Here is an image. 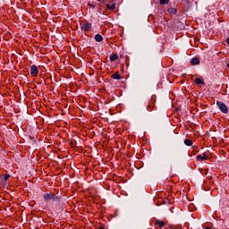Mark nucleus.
<instances>
[{
	"label": "nucleus",
	"mask_w": 229,
	"mask_h": 229,
	"mask_svg": "<svg viewBox=\"0 0 229 229\" xmlns=\"http://www.w3.org/2000/svg\"><path fill=\"white\" fill-rule=\"evenodd\" d=\"M185 146H192V140L186 139L184 140Z\"/></svg>",
	"instance_id": "4468645a"
},
{
	"label": "nucleus",
	"mask_w": 229,
	"mask_h": 229,
	"mask_svg": "<svg viewBox=\"0 0 229 229\" xmlns=\"http://www.w3.org/2000/svg\"><path fill=\"white\" fill-rule=\"evenodd\" d=\"M10 179V174H4V178L2 179V181L4 182H8V180Z\"/></svg>",
	"instance_id": "2eb2a0df"
},
{
	"label": "nucleus",
	"mask_w": 229,
	"mask_h": 229,
	"mask_svg": "<svg viewBox=\"0 0 229 229\" xmlns=\"http://www.w3.org/2000/svg\"><path fill=\"white\" fill-rule=\"evenodd\" d=\"M155 225L156 226H158V228H164V226H165V222L162 220H156Z\"/></svg>",
	"instance_id": "423d86ee"
},
{
	"label": "nucleus",
	"mask_w": 229,
	"mask_h": 229,
	"mask_svg": "<svg viewBox=\"0 0 229 229\" xmlns=\"http://www.w3.org/2000/svg\"><path fill=\"white\" fill-rule=\"evenodd\" d=\"M226 44L229 46V38H226Z\"/></svg>",
	"instance_id": "a211bd4d"
},
{
	"label": "nucleus",
	"mask_w": 229,
	"mask_h": 229,
	"mask_svg": "<svg viewBox=\"0 0 229 229\" xmlns=\"http://www.w3.org/2000/svg\"><path fill=\"white\" fill-rule=\"evenodd\" d=\"M155 101H156L155 97H152L151 99L148 100V110H149L150 112L151 110H153V108H155Z\"/></svg>",
	"instance_id": "39448f33"
},
{
	"label": "nucleus",
	"mask_w": 229,
	"mask_h": 229,
	"mask_svg": "<svg viewBox=\"0 0 229 229\" xmlns=\"http://www.w3.org/2000/svg\"><path fill=\"white\" fill-rule=\"evenodd\" d=\"M106 9L107 10H115V4H107Z\"/></svg>",
	"instance_id": "f8f14e48"
},
{
	"label": "nucleus",
	"mask_w": 229,
	"mask_h": 229,
	"mask_svg": "<svg viewBox=\"0 0 229 229\" xmlns=\"http://www.w3.org/2000/svg\"><path fill=\"white\" fill-rule=\"evenodd\" d=\"M113 80H121V75L119 74V72H114L112 76Z\"/></svg>",
	"instance_id": "9b49d317"
},
{
	"label": "nucleus",
	"mask_w": 229,
	"mask_h": 229,
	"mask_svg": "<svg viewBox=\"0 0 229 229\" xmlns=\"http://www.w3.org/2000/svg\"><path fill=\"white\" fill-rule=\"evenodd\" d=\"M45 201H51V199H58V197L53 193H46L44 196H43Z\"/></svg>",
	"instance_id": "7ed1b4c3"
},
{
	"label": "nucleus",
	"mask_w": 229,
	"mask_h": 229,
	"mask_svg": "<svg viewBox=\"0 0 229 229\" xmlns=\"http://www.w3.org/2000/svg\"><path fill=\"white\" fill-rule=\"evenodd\" d=\"M195 83L197 85H204L205 82L200 78H197L195 79Z\"/></svg>",
	"instance_id": "ddd939ff"
},
{
	"label": "nucleus",
	"mask_w": 229,
	"mask_h": 229,
	"mask_svg": "<svg viewBox=\"0 0 229 229\" xmlns=\"http://www.w3.org/2000/svg\"><path fill=\"white\" fill-rule=\"evenodd\" d=\"M173 13H176V9H172Z\"/></svg>",
	"instance_id": "f3484780"
},
{
	"label": "nucleus",
	"mask_w": 229,
	"mask_h": 229,
	"mask_svg": "<svg viewBox=\"0 0 229 229\" xmlns=\"http://www.w3.org/2000/svg\"><path fill=\"white\" fill-rule=\"evenodd\" d=\"M205 229H212V227L207 226L205 227Z\"/></svg>",
	"instance_id": "6ab92c4d"
},
{
	"label": "nucleus",
	"mask_w": 229,
	"mask_h": 229,
	"mask_svg": "<svg viewBox=\"0 0 229 229\" xmlns=\"http://www.w3.org/2000/svg\"><path fill=\"white\" fill-rule=\"evenodd\" d=\"M95 40L96 42H103V36L101 34L95 35Z\"/></svg>",
	"instance_id": "1a4fd4ad"
},
{
	"label": "nucleus",
	"mask_w": 229,
	"mask_h": 229,
	"mask_svg": "<svg viewBox=\"0 0 229 229\" xmlns=\"http://www.w3.org/2000/svg\"><path fill=\"white\" fill-rule=\"evenodd\" d=\"M169 0H160V4H167Z\"/></svg>",
	"instance_id": "dca6fc26"
},
{
	"label": "nucleus",
	"mask_w": 229,
	"mask_h": 229,
	"mask_svg": "<svg viewBox=\"0 0 229 229\" xmlns=\"http://www.w3.org/2000/svg\"><path fill=\"white\" fill-rule=\"evenodd\" d=\"M197 160H208V156H207V154L198 155Z\"/></svg>",
	"instance_id": "0eeeda50"
},
{
	"label": "nucleus",
	"mask_w": 229,
	"mask_h": 229,
	"mask_svg": "<svg viewBox=\"0 0 229 229\" xmlns=\"http://www.w3.org/2000/svg\"><path fill=\"white\" fill-rule=\"evenodd\" d=\"M30 75L33 77V78H37V76H38V67L35 64H33L31 67H30Z\"/></svg>",
	"instance_id": "20e7f679"
},
{
	"label": "nucleus",
	"mask_w": 229,
	"mask_h": 229,
	"mask_svg": "<svg viewBox=\"0 0 229 229\" xmlns=\"http://www.w3.org/2000/svg\"><path fill=\"white\" fill-rule=\"evenodd\" d=\"M119 58V55L117 54H113L110 55V62H115Z\"/></svg>",
	"instance_id": "9d476101"
},
{
	"label": "nucleus",
	"mask_w": 229,
	"mask_h": 229,
	"mask_svg": "<svg viewBox=\"0 0 229 229\" xmlns=\"http://www.w3.org/2000/svg\"><path fill=\"white\" fill-rule=\"evenodd\" d=\"M216 106H218L220 112H222V114H228V107L226 106V105L224 102L221 101H216Z\"/></svg>",
	"instance_id": "f257e3e1"
},
{
	"label": "nucleus",
	"mask_w": 229,
	"mask_h": 229,
	"mask_svg": "<svg viewBox=\"0 0 229 229\" xmlns=\"http://www.w3.org/2000/svg\"><path fill=\"white\" fill-rule=\"evenodd\" d=\"M81 31H90L92 30V23L90 22H84L81 25Z\"/></svg>",
	"instance_id": "f03ea898"
},
{
	"label": "nucleus",
	"mask_w": 229,
	"mask_h": 229,
	"mask_svg": "<svg viewBox=\"0 0 229 229\" xmlns=\"http://www.w3.org/2000/svg\"><path fill=\"white\" fill-rule=\"evenodd\" d=\"M191 65H199V58L194 57L191 60Z\"/></svg>",
	"instance_id": "6e6552de"
}]
</instances>
